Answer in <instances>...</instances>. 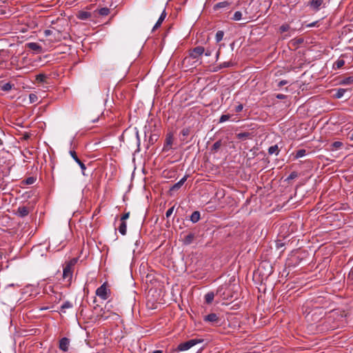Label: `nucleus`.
<instances>
[{
  "label": "nucleus",
  "mask_w": 353,
  "mask_h": 353,
  "mask_svg": "<svg viewBox=\"0 0 353 353\" xmlns=\"http://www.w3.org/2000/svg\"><path fill=\"white\" fill-rule=\"evenodd\" d=\"M204 341L203 339H192L184 343H180L176 348L167 350L165 353H179L181 351H185L192 347L202 343Z\"/></svg>",
  "instance_id": "obj_1"
},
{
  "label": "nucleus",
  "mask_w": 353,
  "mask_h": 353,
  "mask_svg": "<svg viewBox=\"0 0 353 353\" xmlns=\"http://www.w3.org/2000/svg\"><path fill=\"white\" fill-rule=\"evenodd\" d=\"M77 262V259L73 258L69 261H66L63 266V279L67 280L69 284L71 283V281L73 275L74 267Z\"/></svg>",
  "instance_id": "obj_2"
},
{
  "label": "nucleus",
  "mask_w": 353,
  "mask_h": 353,
  "mask_svg": "<svg viewBox=\"0 0 353 353\" xmlns=\"http://www.w3.org/2000/svg\"><path fill=\"white\" fill-rule=\"evenodd\" d=\"M96 294L103 300L108 299L110 294V290L108 288L107 283H104L97 289Z\"/></svg>",
  "instance_id": "obj_3"
},
{
  "label": "nucleus",
  "mask_w": 353,
  "mask_h": 353,
  "mask_svg": "<svg viewBox=\"0 0 353 353\" xmlns=\"http://www.w3.org/2000/svg\"><path fill=\"white\" fill-rule=\"evenodd\" d=\"M205 52V48L203 46H199L193 48L189 50V57L193 59L198 60Z\"/></svg>",
  "instance_id": "obj_4"
},
{
  "label": "nucleus",
  "mask_w": 353,
  "mask_h": 353,
  "mask_svg": "<svg viewBox=\"0 0 353 353\" xmlns=\"http://www.w3.org/2000/svg\"><path fill=\"white\" fill-rule=\"evenodd\" d=\"M228 290L227 285H223L218 288L216 290V294L219 295L222 299L228 300L229 299L228 294L226 293Z\"/></svg>",
  "instance_id": "obj_5"
},
{
  "label": "nucleus",
  "mask_w": 353,
  "mask_h": 353,
  "mask_svg": "<svg viewBox=\"0 0 353 353\" xmlns=\"http://www.w3.org/2000/svg\"><path fill=\"white\" fill-rule=\"evenodd\" d=\"M204 321L212 323V324H218L220 321L219 317L215 313H211L204 316Z\"/></svg>",
  "instance_id": "obj_6"
},
{
  "label": "nucleus",
  "mask_w": 353,
  "mask_h": 353,
  "mask_svg": "<svg viewBox=\"0 0 353 353\" xmlns=\"http://www.w3.org/2000/svg\"><path fill=\"white\" fill-rule=\"evenodd\" d=\"M173 141H174L173 134L172 132L168 133L166 134V137H165V140L163 150H168L169 148L172 145Z\"/></svg>",
  "instance_id": "obj_7"
},
{
  "label": "nucleus",
  "mask_w": 353,
  "mask_h": 353,
  "mask_svg": "<svg viewBox=\"0 0 353 353\" xmlns=\"http://www.w3.org/2000/svg\"><path fill=\"white\" fill-rule=\"evenodd\" d=\"M70 345V340L67 337H63L60 339L59 343V348L63 351L67 352L69 348Z\"/></svg>",
  "instance_id": "obj_8"
},
{
  "label": "nucleus",
  "mask_w": 353,
  "mask_h": 353,
  "mask_svg": "<svg viewBox=\"0 0 353 353\" xmlns=\"http://www.w3.org/2000/svg\"><path fill=\"white\" fill-rule=\"evenodd\" d=\"M70 154L73 159L79 165L80 168L83 171V174L84 175V170L86 169L85 164L79 159L77 154L74 150H70Z\"/></svg>",
  "instance_id": "obj_9"
},
{
  "label": "nucleus",
  "mask_w": 353,
  "mask_h": 353,
  "mask_svg": "<svg viewBox=\"0 0 353 353\" xmlns=\"http://www.w3.org/2000/svg\"><path fill=\"white\" fill-rule=\"evenodd\" d=\"M188 177V175H185L179 182L174 184L170 189V191H176L181 188Z\"/></svg>",
  "instance_id": "obj_10"
},
{
  "label": "nucleus",
  "mask_w": 353,
  "mask_h": 353,
  "mask_svg": "<svg viewBox=\"0 0 353 353\" xmlns=\"http://www.w3.org/2000/svg\"><path fill=\"white\" fill-rule=\"evenodd\" d=\"M26 45H27L28 48H29L30 50H32L35 51L39 53L42 52V50H43L42 47L37 43L30 42V43H27Z\"/></svg>",
  "instance_id": "obj_11"
},
{
  "label": "nucleus",
  "mask_w": 353,
  "mask_h": 353,
  "mask_svg": "<svg viewBox=\"0 0 353 353\" xmlns=\"http://www.w3.org/2000/svg\"><path fill=\"white\" fill-rule=\"evenodd\" d=\"M252 133L249 132H243L236 134V137L241 141H245L252 138Z\"/></svg>",
  "instance_id": "obj_12"
},
{
  "label": "nucleus",
  "mask_w": 353,
  "mask_h": 353,
  "mask_svg": "<svg viewBox=\"0 0 353 353\" xmlns=\"http://www.w3.org/2000/svg\"><path fill=\"white\" fill-rule=\"evenodd\" d=\"M94 13L96 14H99L102 17L108 16L110 13V8L104 7L97 9L94 10Z\"/></svg>",
  "instance_id": "obj_13"
},
{
  "label": "nucleus",
  "mask_w": 353,
  "mask_h": 353,
  "mask_svg": "<svg viewBox=\"0 0 353 353\" xmlns=\"http://www.w3.org/2000/svg\"><path fill=\"white\" fill-rule=\"evenodd\" d=\"M29 214V209L26 206H20L17 209V214L20 217H25Z\"/></svg>",
  "instance_id": "obj_14"
},
{
  "label": "nucleus",
  "mask_w": 353,
  "mask_h": 353,
  "mask_svg": "<svg viewBox=\"0 0 353 353\" xmlns=\"http://www.w3.org/2000/svg\"><path fill=\"white\" fill-rule=\"evenodd\" d=\"M323 3V0H311L310 5L313 10L317 11L320 6Z\"/></svg>",
  "instance_id": "obj_15"
},
{
  "label": "nucleus",
  "mask_w": 353,
  "mask_h": 353,
  "mask_svg": "<svg viewBox=\"0 0 353 353\" xmlns=\"http://www.w3.org/2000/svg\"><path fill=\"white\" fill-rule=\"evenodd\" d=\"M194 237H195L194 234H193V233L188 234L183 239V244L186 245H190L193 242Z\"/></svg>",
  "instance_id": "obj_16"
},
{
  "label": "nucleus",
  "mask_w": 353,
  "mask_h": 353,
  "mask_svg": "<svg viewBox=\"0 0 353 353\" xmlns=\"http://www.w3.org/2000/svg\"><path fill=\"white\" fill-rule=\"evenodd\" d=\"M230 5V3L228 2V1H221V2H219L217 3H216L213 8L214 10H219L221 8H227Z\"/></svg>",
  "instance_id": "obj_17"
},
{
  "label": "nucleus",
  "mask_w": 353,
  "mask_h": 353,
  "mask_svg": "<svg viewBox=\"0 0 353 353\" xmlns=\"http://www.w3.org/2000/svg\"><path fill=\"white\" fill-rule=\"evenodd\" d=\"M165 17H166V12L165 10H163V12L161 13L160 17L159 18L158 21L155 23V25L153 28V30L155 29H157L159 27L161 26V25L162 22L163 21V20L165 19Z\"/></svg>",
  "instance_id": "obj_18"
},
{
  "label": "nucleus",
  "mask_w": 353,
  "mask_h": 353,
  "mask_svg": "<svg viewBox=\"0 0 353 353\" xmlns=\"http://www.w3.org/2000/svg\"><path fill=\"white\" fill-rule=\"evenodd\" d=\"M215 294L213 292H208L205 295V302L207 304H211L214 300Z\"/></svg>",
  "instance_id": "obj_19"
},
{
  "label": "nucleus",
  "mask_w": 353,
  "mask_h": 353,
  "mask_svg": "<svg viewBox=\"0 0 353 353\" xmlns=\"http://www.w3.org/2000/svg\"><path fill=\"white\" fill-rule=\"evenodd\" d=\"M13 86V84H12L10 82L8 83H3V81L0 82V88L3 91H10Z\"/></svg>",
  "instance_id": "obj_20"
},
{
  "label": "nucleus",
  "mask_w": 353,
  "mask_h": 353,
  "mask_svg": "<svg viewBox=\"0 0 353 353\" xmlns=\"http://www.w3.org/2000/svg\"><path fill=\"white\" fill-rule=\"evenodd\" d=\"M200 219V212L199 211H194L190 216V221L192 223H196Z\"/></svg>",
  "instance_id": "obj_21"
},
{
  "label": "nucleus",
  "mask_w": 353,
  "mask_h": 353,
  "mask_svg": "<svg viewBox=\"0 0 353 353\" xmlns=\"http://www.w3.org/2000/svg\"><path fill=\"white\" fill-rule=\"evenodd\" d=\"M119 231L122 235H125L127 232V225L125 221H121L119 227Z\"/></svg>",
  "instance_id": "obj_22"
},
{
  "label": "nucleus",
  "mask_w": 353,
  "mask_h": 353,
  "mask_svg": "<svg viewBox=\"0 0 353 353\" xmlns=\"http://www.w3.org/2000/svg\"><path fill=\"white\" fill-rule=\"evenodd\" d=\"M222 145V141L221 140H219L217 141H216L212 146V148H211V151L213 152H216L219 148L221 147Z\"/></svg>",
  "instance_id": "obj_23"
},
{
  "label": "nucleus",
  "mask_w": 353,
  "mask_h": 353,
  "mask_svg": "<svg viewBox=\"0 0 353 353\" xmlns=\"http://www.w3.org/2000/svg\"><path fill=\"white\" fill-rule=\"evenodd\" d=\"M72 307V304L70 301H65L60 307V312L62 313L65 312L66 309Z\"/></svg>",
  "instance_id": "obj_24"
},
{
  "label": "nucleus",
  "mask_w": 353,
  "mask_h": 353,
  "mask_svg": "<svg viewBox=\"0 0 353 353\" xmlns=\"http://www.w3.org/2000/svg\"><path fill=\"white\" fill-rule=\"evenodd\" d=\"M340 83L341 85H350V84H352L353 83V76H350V77H345L344 79H343Z\"/></svg>",
  "instance_id": "obj_25"
},
{
  "label": "nucleus",
  "mask_w": 353,
  "mask_h": 353,
  "mask_svg": "<svg viewBox=\"0 0 353 353\" xmlns=\"http://www.w3.org/2000/svg\"><path fill=\"white\" fill-rule=\"evenodd\" d=\"M279 149L277 145H272L268 149V154H276V155L279 154Z\"/></svg>",
  "instance_id": "obj_26"
},
{
  "label": "nucleus",
  "mask_w": 353,
  "mask_h": 353,
  "mask_svg": "<svg viewBox=\"0 0 353 353\" xmlns=\"http://www.w3.org/2000/svg\"><path fill=\"white\" fill-rule=\"evenodd\" d=\"M224 36V32L223 30H219L216 33L215 39L217 43L220 42Z\"/></svg>",
  "instance_id": "obj_27"
},
{
  "label": "nucleus",
  "mask_w": 353,
  "mask_h": 353,
  "mask_svg": "<svg viewBox=\"0 0 353 353\" xmlns=\"http://www.w3.org/2000/svg\"><path fill=\"white\" fill-rule=\"evenodd\" d=\"M346 92V90L345 89H343V88H339L336 90V92L334 94V97L336 98V99H340L341 98L344 94Z\"/></svg>",
  "instance_id": "obj_28"
},
{
  "label": "nucleus",
  "mask_w": 353,
  "mask_h": 353,
  "mask_svg": "<svg viewBox=\"0 0 353 353\" xmlns=\"http://www.w3.org/2000/svg\"><path fill=\"white\" fill-rule=\"evenodd\" d=\"M47 77L44 74H39L36 76V81L38 82L43 83L46 82Z\"/></svg>",
  "instance_id": "obj_29"
},
{
  "label": "nucleus",
  "mask_w": 353,
  "mask_h": 353,
  "mask_svg": "<svg viewBox=\"0 0 353 353\" xmlns=\"http://www.w3.org/2000/svg\"><path fill=\"white\" fill-rule=\"evenodd\" d=\"M35 181H36V179L34 177L30 176V177H28L26 179L23 180L22 181V183H23L25 185H31V184H33Z\"/></svg>",
  "instance_id": "obj_30"
},
{
  "label": "nucleus",
  "mask_w": 353,
  "mask_h": 353,
  "mask_svg": "<svg viewBox=\"0 0 353 353\" xmlns=\"http://www.w3.org/2000/svg\"><path fill=\"white\" fill-rule=\"evenodd\" d=\"M190 128H185L181 131V134L184 137L183 139V141L185 140V137H187L190 134Z\"/></svg>",
  "instance_id": "obj_31"
},
{
  "label": "nucleus",
  "mask_w": 353,
  "mask_h": 353,
  "mask_svg": "<svg viewBox=\"0 0 353 353\" xmlns=\"http://www.w3.org/2000/svg\"><path fill=\"white\" fill-rule=\"evenodd\" d=\"M343 145V143L341 141H334L331 145V150H334V149H339Z\"/></svg>",
  "instance_id": "obj_32"
},
{
  "label": "nucleus",
  "mask_w": 353,
  "mask_h": 353,
  "mask_svg": "<svg viewBox=\"0 0 353 353\" xmlns=\"http://www.w3.org/2000/svg\"><path fill=\"white\" fill-rule=\"evenodd\" d=\"M91 17V13L88 12H81L79 14L81 19H87Z\"/></svg>",
  "instance_id": "obj_33"
},
{
  "label": "nucleus",
  "mask_w": 353,
  "mask_h": 353,
  "mask_svg": "<svg viewBox=\"0 0 353 353\" xmlns=\"http://www.w3.org/2000/svg\"><path fill=\"white\" fill-rule=\"evenodd\" d=\"M306 154V150L305 149L299 150L295 155L296 159L301 158Z\"/></svg>",
  "instance_id": "obj_34"
},
{
  "label": "nucleus",
  "mask_w": 353,
  "mask_h": 353,
  "mask_svg": "<svg viewBox=\"0 0 353 353\" xmlns=\"http://www.w3.org/2000/svg\"><path fill=\"white\" fill-rule=\"evenodd\" d=\"M242 18V13L240 11H236L234 12L232 19L234 21H239Z\"/></svg>",
  "instance_id": "obj_35"
},
{
  "label": "nucleus",
  "mask_w": 353,
  "mask_h": 353,
  "mask_svg": "<svg viewBox=\"0 0 353 353\" xmlns=\"http://www.w3.org/2000/svg\"><path fill=\"white\" fill-rule=\"evenodd\" d=\"M299 174L296 171H293L290 173V174L288 176L285 181H289L290 180L294 179L298 177Z\"/></svg>",
  "instance_id": "obj_36"
},
{
  "label": "nucleus",
  "mask_w": 353,
  "mask_h": 353,
  "mask_svg": "<svg viewBox=\"0 0 353 353\" xmlns=\"http://www.w3.org/2000/svg\"><path fill=\"white\" fill-rule=\"evenodd\" d=\"M29 99L31 103L36 102L38 100V97L36 94L31 93L29 94Z\"/></svg>",
  "instance_id": "obj_37"
},
{
  "label": "nucleus",
  "mask_w": 353,
  "mask_h": 353,
  "mask_svg": "<svg viewBox=\"0 0 353 353\" xmlns=\"http://www.w3.org/2000/svg\"><path fill=\"white\" fill-rule=\"evenodd\" d=\"M290 26H289L288 24L285 23V24H283V25L280 27L279 30H280V32H281V33H283V32H285L288 31V30L290 29Z\"/></svg>",
  "instance_id": "obj_38"
},
{
  "label": "nucleus",
  "mask_w": 353,
  "mask_h": 353,
  "mask_svg": "<svg viewBox=\"0 0 353 353\" xmlns=\"http://www.w3.org/2000/svg\"><path fill=\"white\" fill-rule=\"evenodd\" d=\"M232 66V63L230 61L223 62V63L219 65V68H225Z\"/></svg>",
  "instance_id": "obj_39"
},
{
  "label": "nucleus",
  "mask_w": 353,
  "mask_h": 353,
  "mask_svg": "<svg viewBox=\"0 0 353 353\" xmlns=\"http://www.w3.org/2000/svg\"><path fill=\"white\" fill-rule=\"evenodd\" d=\"M230 118V114H223L221 116V117L219 119V122L220 123L225 122V121L229 120Z\"/></svg>",
  "instance_id": "obj_40"
},
{
  "label": "nucleus",
  "mask_w": 353,
  "mask_h": 353,
  "mask_svg": "<svg viewBox=\"0 0 353 353\" xmlns=\"http://www.w3.org/2000/svg\"><path fill=\"white\" fill-rule=\"evenodd\" d=\"M285 243H283L281 240H277L276 241V248L279 250L282 248L285 245Z\"/></svg>",
  "instance_id": "obj_41"
},
{
  "label": "nucleus",
  "mask_w": 353,
  "mask_h": 353,
  "mask_svg": "<svg viewBox=\"0 0 353 353\" xmlns=\"http://www.w3.org/2000/svg\"><path fill=\"white\" fill-rule=\"evenodd\" d=\"M345 64V61L343 59H339L336 62V65L337 68H340L343 66Z\"/></svg>",
  "instance_id": "obj_42"
},
{
  "label": "nucleus",
  "mask_w": 353,
  "mask_h": 353,
  "mask_svg": "<svg viewBox=\"0 0 353 353\" xmlns=\"http://www.w3.org/2000/svg\"><path fill=\"white\" fill-rule=\"evenodd\" d=\"M174 206H172V208H169L166 213H165V216L167 218L170 217L172 214L173 213V211H174Z\"/></svg>",
  "instance_id": "obj_43"
},
{
  "label": "nucleus",
  "mask_w": 353,
  "mask_h": 353,
  "mask_svg": "<svg viewBox=\"0 0 353 353\" xmlns=\"http://www.w3.org/2000/svg\"><path fill=\"white\" fill-rule=\"evenodd\" d=\"M129 216H130L129 212L124 213L121 217V221H122V222L125 221V220L128 219L129 218Z\"/></svg>",
  "instance_id": "obj_44"
},
{
  "label": "nucleus",
  "mask_w": 353,
  "mask_h": 353,
  "mask_svg": "<svg viewBox=\"0 0 353 353\" xmlns=\"http://www.w3.org/2000/svg\"><path fill=\"white\" fill-rule=\"evenodd\" d=\"M243 108V104H239L238 105H236L235 107V112L237 113L240 112L241 111H242Z\"/></svg>",
  "instance_id": "obj_45"
},
{
  "label": "nucleus",
  "mask_w": 353,
  "mask_h": 353,
  "mask_svg": "<svg viewBox=\"0 0 353 353\" xmlns=\"http://www.w3.org/2000/svg\"><path fill=\"white\" fill-rule=\"evenodd\" d=\"M114 1H115V3H117V2H119V1L122 2V1H123V0H115ZM117 6H118V4H117V3H114L113 2H112V3H111V4L110 5V8H112V9L116 8Z\"/></svg>",
  "instance_id": "obj_46"
},
{
  "label": "nucleus",
  "mask_w": 353,
  "mask_h": 353,
  "mask_svg": "<svg viewBox=\"0 0 353 353\" xmlns=\"http://www.w3.org/2000/svg\"><path fill=\"white\" fill-rule=\"evenodd\" d=\"M204 53L205 56L209 57L212 54V50L210 48H208L206 50L205 49Z\"/></svg>",
  "instance_id": "obj_47"
},
{
  "label": "nucleus",
  "mask_w": 353,
  "mask_h": 353,
  "mask_svg": "<svg viewBox=\"0 0 353 353\" xmlns=\"http://www.w3.org/2000/svg\"><path fill=\"white\" fill-rule=\"evenodd\" d=\"M288 83V81H286V80H281V81H280L279 82V83H278V87H279V88H281V87H282L283 85H286Z\"/></svg>",
  "instance_id": "obj_48"
},
{
  "label": "nucleus",
  "mask_w": 353,
  "mask_h": 353,
  "mask_svg": "<svg viewBox=\"0 0 353 353\" xmlns=\"http://www.w3.org/2000/svg\"><path fill=\"white\" fill-rule=\"evenodd\" d=\"M276 98L278 99H285L287 98V96L283 94H277L276 95Z\"/></svg>",
  "instance_id": "obj_49"
},
{
  "label": "nucleus",
  "mask_w": 353,
  "mask_h": 353,
  "mask_svg": "<svg viewBox=\"0 0 353 353\" xmlns=\"http://www.w3.org/2000/svg\"><path fill=\"white\" fill-rule=\"evenodd\" d=\"M51 34H52V31H51L50 30H46L44 31V35H45L46 37H48V36H50Z\"/></svg>",
  "instance_id": "obj_50"
},
{
  "label": "nucleus",
  "mask_w": 353,
  "mask_h": 353,
  "mask_svg": "<svg viewBox=\"0 0 353 353\" xmlns=\"http://www.w3.org/2000/svg\"><path fill=\"white\" fill-rule=\"evenodd\" d=\"M220 48H221V47L219 48L218 51L216 52V61H218V59L219 58V56H220V54H221Z\"/></svg>",
  "instance_id": "obj_51"
},
{
  "label": "nucleus",
  "mask_w": 353,
  "mask_h": 353,
  "mask_svg": "<svg viewBox=\"0 0 353 353\" xmlns=\"http://www.w3.org/2000/svg\"><path fill=\"white\" fill-rule=\"evenodd\" d=\"M221 69H222V68H219V65H216V66L214 67V68H213V70H212V71H213V72H217V71H219V70H221Z\"/></svg>",
  "instance_id": "obj_52"
},
{
  "label": "nucleus",
  "mask_w": 353,
  "mask_h": 353,
  "mask_svg": "<svg viewBox=\"0 0 353 353\" xmlns=\"http://www.w3.org/2000/svg\"><path fill=\"white\" fill-rule=\"evenodd\" d=\"M303 40L302 39H299L297 40L296 43H303Z\"/></svg>",
  "instance_id": "obj_53"
},
{
  "label": "nucleus",
  "mask_w": 353,
  "mask_h": 353,
  "mask_svg": "<svg viewBox=\"0 0 353 353\" xmlns=\"http://www.w3.org/2000/svg\"><path fill=\"white\" fill-rule=\"evenodd\" d=\"M49 289H50V291L51 292H52V293H55V292L54 291V289H53V288H52V287L50 286V287H49Z\"/></svg>",
  "instance_id": "obj_54"
},
{
  "label": "nucleus",
  "mask_w": 353,
  "mask_h": 353,
  "mask_svg": "<svg viewBox=\"0 0 353 353\" xmlns=\"http://www.w3.org/2000/svg\"><path fill=\"white\" fill-rule=\"evenodd\" d=\"M152 353H163L162 350H155Z\"/></svg>",
  "instance_id": "obj_55"
},
{
  "label": "nucleus",
  "mask_w": 353,
  "mask_h": 353,
  "mask_svg": "<svg viewBox=\"0 0 353 353\" xmlns=\"http://www.w3.org/2000/svg\"><path fill=\"white\" fill-rule=\"evenodd\" d=\"M349 276H353V268L351 270V271L349 274Z\"/></svg>",
  "instance_id": "obj_56"
},
{
  "label": "nucleus",
  "mask_w": 353,
  "mask_h": 353,
  "mask_svg": "<svg viewBox=\"0 0 353 353\" xmlns=\"http://www.w3.org/2000/svg\"><path fill=\"white\" fill-rule=\"evenodd\" d=\"M350 139H351L352 141H353V132H352V133L351 134V135H350Z\"/></svg>",
  "instance_id": "obj_57"
},
{
  "label": "nucleus",
  "mask_w": 353,
  "mask_h": 353,
  "mask_svg": "<svg viewBox=\"0 0 353 353\" xmlns=\"http://www.w3.org/2000/svg\"><path fill=\"white\" fill-rule=\"evenodd\" d=\"M3 144V141L0 139V146Z\"/></svg>",
  "instance_id": "obj_58"
},
{
  "label": "nucleus",
  "mask_w": 353,
  "mask_h": 353,
  "mask_svg": "<svg viewBox=\"0 0 353 353\" xmlns=\"http://www.w3.org/2000/svg\"><path fill=\"white\" fill-rule=\"evenodd\" d=\"M58 299H59V301L61 299V294H59V298Z\"/></svg>",
  "instance_id": "obj_59"
},
{
  "label": "nucleus",
  "mask_w": 353,
  "mask_h": 353,
  "mask_svg": "<svg viewBox=\"0 0 353 353\" xmlns=\"http://www.w3.org/2000/svg\"><path fill=\"white\" fill-rule=\"evenodd\" d=\"M99 212V210H95V212H94V214H95L96 212Z\"/></svg>",
  "instance_id": "obj_60"
},
{
  "label": "nucleus",
  "mask_w": 353,
  "mask_h": 353,
  "mask_svg": "<svg viewBox=\"0 0 353 353\" xmlns=\"http://www.w3.org/2000/svg\"><path fill=\"white\" fill-rule=\"evenodd\" d=\"M188 57H185V58L184 59V61H185L186 60H188Z\"/></svg>",
  "instance_id": "obj_61"
}]
</instances>
